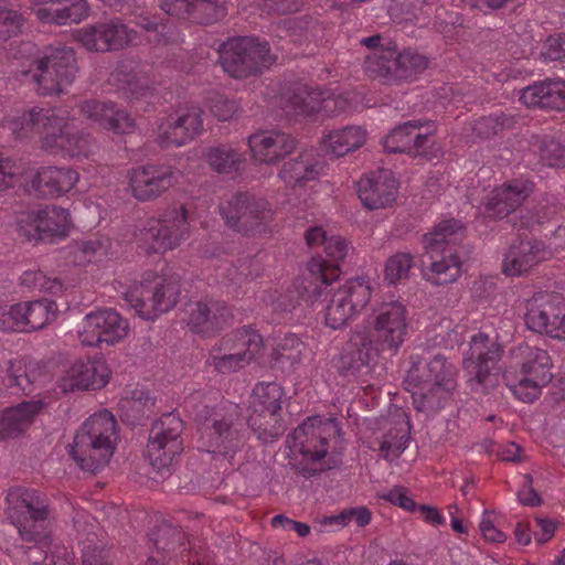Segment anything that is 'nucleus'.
Segmentation results:
<instances>
[{
  "instance_id": "nucleus-46",
  "label": "nucleus",
  "mask_w": 565,
  "mask_h": 565,
  "mask_svg": "<svg viewBox=\"0 0 565 565\" xmlns=\"http://www.w3.org/2000/svg\"><path fill=\"white\" fill-rule=\"evenodd\" d=\"M93 139L89 134L74 131L71 127L66 129L55 150H61L70 158H87L93 150Z\"/></svg>"
},
{
  "instance_id": "nucleus-38",
  "label": "nucleus",
  "mask_w": 565,
  "mask_h": 565,
  "mask_svg": "<svg viewBox=\"0 0 565 565\" xmlns=\"http://www.w3.org/2000/svg\"><path fill=\"white\" fill-rule=\"evenodd\" d=\"M520 375L532 380L533 383L546 386L553 375L551 373V358L547 351L530 345H520L514 352Z\"/></svg>"
},
{
  "instance_id": "nucleus-59",
  "label": "nucleus",
  "mask_w": 565,
  "mask_h": 565,
  "mask_svg": "<svg viewBox=\"0 0 565 565\" xmlns=\"http://www.w3.org/2000/svg\"><path fill=\"white\" fill-rule=\"evenodd\" d=\"M193 0H159L158 7L169 18L190 22Z\"/></svg>"
},
{
  "instance_id": "nucleus-12",
  "label": "nucleus",
  "mask_w": 565,
  "mask_h": 565,
  "mask_svg": "<svg viewBox=\"0 0 565 565\" xmlns=\"http://www.w3.org/2000/svg\"><path fill=\"white\" fill-rule=\"evenodd\" d=\"M183 422L175 413L163 414L150 430L146 457L152 468L163 475L183 450Z\"/></svg>"
},
{
  "instance_id": "nucleus-35",
  "label": "nucleus",
  "mask_w": 565,
  "mask_h": 565,
  "mask_svg": "<svg viewBox=\"0 0 565 565\" xmlns=\"http://www.w3.org/2000/svg\"><path fill=\"white\" fill-rule=\"evenodd\" d=\"M533 183L514 180L495 188L486 202V212L494 218H502L514 212L532 193Z\"/></svg>"
},
{
  "instance_id": "nucleus-11",
  "label": "nucleus",
  "mask_w": 565,
  "mask_h": 565,
  "mask_svg": "<svg viewBox=\"0 0 565 565\" xmlns=\"http://www.w3.org/2000/svg\"><path fill=\"white\" fill-rule=\"evenodd\" d=\"M188 225V210L180 205L168 210L162 217L146 220L137 238L147 253H166L186 238Z\"/></svg>"
},
{
  "instance_id": "nucleus-23",
  "label": "nucleus",
  "mask_w": 565,
  "mask_h": 565,
  "mask_svg": "<svg viewBox=\"0 0 565 565\" xmlns=\"http://www.w3.org/2000/svg\"><path fill=\"white\" fill-rule=\"evenodd\" d=\"M19 227L29 239L65 237L71 227L70 213L66 209L54 205L32 210L22 214Z\"/></svg>"
},
{
  "instance_id": "nucleus-8",
  "label": "nucleus",
  "mask_w": 565,
  "mask_h": 565,
  "mask_svg": "<svg viewBox=\"0 0 565 565\" xmlns=\"http://www.w3.org/2000/svg\"><path fill=\"white\" fill-rule=\"evenodd\" d=\"M179 296L178 281L149 273L142 281L125 292V300L140 318L152 320L172 309Z\"/></svg>"
},
{
  "instance_id": "nucleus-64",
  "label": "nucleus",
  "mask_w": 565,
  "mask_h": 565,
  "mask_svg": "<svg viewBox=\"0 0 565 565\" xmlns=\"http://www.w3.org/2000/svg\"><path fill=\"white\" fill-rule=\"evenodd\" d=\"M18 167L15 162L8 157L0 156V191H4L17 182Z\"/></svg>"
},
{
  "instance_id": "nucleus-57",
  "label": "nucleus",
  "mask_w": 565,
  "mask_h": 565,
  "mask_svg": "<svg viewBox=\"0 0 565 565\" xmlns=\"http://www.w3.org/2000/svg\"><path fill=\"white\" fill-rule=\"evenodd\" d=\"M121 411L132 412L134 419L139 420L145 416L146 411H150L154 401L149 393L142 388H136L130 392V395L122 398L119 403Z\"/></svg>"
},
{
  "instance_id": "nucleus-61",
  "label": "nucleus",
  "mask_w": 565,
  "mask_h": 565,
  "mask_svg": "<svg viewBox=\"0 0 565 565\" xmlns=\"http://www.w3.org/2000/svg\"><path fill=\"white\" fill-rule=\"evenodd\" d=\"M331 522L347 525L354 521L358 526H365L371 521V512L365 507L343 510L339 515L330 518Z\"/></svg>"
},
{
  "instance_id": "nucleus-52",
  "label": "nucleus",
  "mask_w": 565,
  "mask_h": 565,
  "mask_svg": "<svg viewBox=\"0 0 565 565\" xmlns=\"http://www.w3.org/2000/svg\"><path fill=\"white\" fill-rule=\"evenodd\" d=\"M514 124L515 119L513 116L505 115L503 113L492 114L476 120L473 130L478 136L489 138L498 135L504 129L512 128Z\"/></svg>"
},
{
  "instance_id": "nucleus-34",
  "label": "nucleus",
  "mask_w": 565,
  "mask_h": 565,
  "mask_svg": "<svg viewBox=\"0 0 565 565\" xmlns=\"http://www.w3.org/2000/svg\"><path fill=\"white\" fill-rule=\"evenodd\" d=\"M72 168L42 167L26 183V191L38 198H55L71 191L78 181Z\"/></svg>"
},
{
  "instance_id": "nucleus-14",
  "label": "nucleus",
  "mask_w": 565,
  "mask_h": 565,
  "mask_svg": "<svg viewBox=\"0 0 565 565\" xmlns=\"http://www.w3.org/2000/svg\"><path fill=\"white\" fill-rule=\"evenodd\" d=\"M407 309L399 301L380 303L369 317V328L372 332L373 344L379 350L397 352L404 343L408 322Z\"/></svg>"
},
{
  "instance_id": "nucleus-60",
  "label": "nucleus",
  "mask_w": 565,
  "mask_h": 565,
  "mask_svg": "<svg viewBox=\"0 0 565 565\" xmlns=\"http://www.w3.org/2000/svg\"><path fill=\"white\" fill-rule=\"evenodd\" d=\"M509 387L518 399L524 403H532L540 396L541 388L543 386L535 384L532 382V380L520 375L518 382L514 384H509Z\"/></svg>"
},
{
  "instance_id": "nucleus-51",
  "label": "nucleus",
  "mask_w": 565,
  "mask_h": 565,
  "mask_svg": "<svg viewBox=\"0 0 565 565\" xmlns=\"http://www.w3.org/2000/svg\"><path fill=\"white\" fill-rule=\"evenodd\" d=\"M408 435V428L404 425L391 428L380 445L382 457L386 460L398 458L407 448Z\"/></svg>"
},
{
  "instance_id": "nucleus-45",
  "label": "nucleus",
  "mask_w": 565,
  "mask_h": 565,
  "mask_svg": "<svg viewBox=\"0 0 565 565\" xmlns=\"http://www.w3.org/2000/svg\"><path fill=\"white\" fill-rule=\"evenodd\" d=\"M205 159L212 170L221 174L238 172L244 162L242 153L224 146L210 148Z\"/></svg>"
},
{
  "instance_id": "nucleus-10",
  "label": "nucleus",
  "mask_w": 565,
  "mask_h": 565,
  "mask_svg": "<svg viewBox=\"0 0 565 565\" xmlns=\"http://www.w3.org/2000/svg\"><path fill=\"white\" fill-rule=\"evenodd\" d=\"M282 396V387L274 382L259 383L253 390L247 424L265 443L274 441L284 434L280 418Z\"/></svg>"
},
{
  "instance_id": "nucleus-55",
  "label": "nucleus",
  "mask_w": 565,
  "mask_h": 565,
  "mask_svg": "<svg viewBox=\"0 0 565 565\" xmlns=\"http://www.w3.org/2000/svg\"><path fill=\"white\" fill-rule=\"evenodd\" d=\"M110 247L108 238H90L76 244L75 257L79 263H90L107 256Z\"/></svg>"
},
{
  "instance_id": "nucleus-42",
  "label": "nucleus",
  "mask_w": 565,
  "mask_h": 565,
  "mask_svg": "<svg viewBox=\"0 0 565 565\" xmlns=\"http://www.w3.org/2000/svg\"><path fill=\"white\" fill-rule=\"evenodd\" d=\"M431 380L435 384V395L438 396L439 407L457 387L456 369L440 354L427 359Z\"/></svg>"
},
{
  "instance_id": "nucleus-17",
  "label": "nucleus",
  "mask_w": 565,
  "mask_h": 565,
  "mask_svg": "<svg viewBox=\"0 0 565 565\" xmlns=\"http://www.w3.org/2000/svg\"><path fill=\"white\" fill-rule=\"evenodd\" d=\"M380 350L373 344L372 332L366 327L351 330L335 361L339 374L349 380H358L370 371L371 361Z\"/></svg>"
},
{
  "instance_id": "nucleus-29",
  "label": "nucleus",
  "mask_w": 565,
  "mask_h": 565,
  "mask_svg": "<svg viewBox=\"0 0 565 565\" xmlns=\"http://www.w3.org/2000/svg\"><path fill=\"white\" fill-rule=\"evenodd\" d=\"M412 366L403 382L407 392L412 394L415 408L419 412L439 409L438 396L435 395V384L427 363V359L412 355Z\"/></svg>"
},
{
  "instance_id": "nucleus-26",
  "label": "nucleus",
  "mask_w": 565,
  "mask_h": 565,
  "mask_svg": "<svg viewBox=\"0 0 565 565\" xmlns=\"http://www.w3.org/2000/svg\"><path fill=\"white\" fill-rule=\"evenodd\" d=\"M203 111L199 107H188L170 116L160 125L157 141L162 148L181 147L203 130Z\"/></svg>"
},
{
  "instance_id": "nucleus-50",
  "label": "nucleus",
  "mask_w": 565,
  "mask_h": 565,
  "mask_svg": "<svg viewBox=\"0 0 565 565\" xmlns=\"http://www.w3.org/2000/svg\"><path fill=\"white\" fill-rule=\"evenodd\" d=\"M237 352L245 354L246 363L255 359L263 349V337L250 327H243L232 332Z\"/></svg>"
},
{
  "instance_id": "nucleus-28",
  "label": "nucleus",
  "mask_w": 565,
  "mask_h": 565,
  "mask_svg": "<svg viewBox=\"0 0 565 565\" xmlns=\"http://www.w3.org/2000/svg\"><path fill=\"white\" fill-rule=\"evenodd\" d=\"M71 125L66 111L33 108L22 116V127L41 136L42 148L55 150Z\"/></svg>"
},
{
  "instance_id": "nucleus-19",
  "label": "nucleus",
  "mask_w": 565,
  "mask_h": 565,
  "mask_svg": "<svg viewBox=\"0 0 565 565\" xmlns=\"http://www.w3.org/2000/svg\"><path fill=\"white\" fill-rule=\"evenodd\" d=\"M424 127L420 120L406 121L384 137L383 147L390 153H408L415 158L433 160L439 157L440 150L436 146L431 130L422 132Z\"/></svg>"
},
{
  "instance_id": "nucleus-63",
  "label": "nucleus",
  "mask_w": 565,
  "mask_h": 565,
  "mask_svg": "<svg viewBox=\"0 0 565 565\" xmlns=\"http://www.w3.org/2000/svg\"><path fill=\"white\" fill-rule=\"evenodd\" d=\"M543 55L551 61H565V33L548 36Z\"/></svg>"
},
{
  "instance_id": "nucleus-32",
  "label": "nucleus",
  "mask_w": 565,
  "mask_h": 565,
  "mask_svg": "<svg viewBox=\"0 0 565 565\" xmlns=\"http://www.w3.org/2000/svg\"><path fill=\"white\" fill-rule=\"evenodd\" d=\"M109 371L103 361H76L58 381L63 393L98 390L108 383Z\"/></svg>"
},
{
  "instance_id": "nucleus-37",
  "label": "nucleus",
  "mask_w": 565,
  "mask_h": 565,
  "mask_svg": "<svg viewBox=\"0 0 565 565\" xmlns=\"http://www.w3.org/2000/svg\"><path fill=\"white\" fill-rule=\"evenodd\" d=\"M520 99L529 108L565 110V82H536L522 90Z\"/></svg>"
},
{
  "instance_id": "nucleus-13",
  "label": "nucleus",
  "mask_w": 565,
  "mask_h": 565,
  "mask_svg": "<svg viewBox=\"0 0 565 565\" xmlns=\"http://www.w3.org/2000/svg\"><path fill=\"white\" fill-rule=\"evenodd\" d=\"M324 252L330 260L312 258L308 263V273L302 281V292L312 302L327 294V288L339 278V262L347 257L349 244L341 236H330L324 242Z\"/></svg>"
},
{
  "instance_id": "nucleus-47",
  "label": "nucleus",
  "mask_w": 565,
  "mask_h": 565,
  "mask_svg": "<svg viewBox=\"0 0 565 565\" xmlns=\"http://www.w3.org/2000/svg\"><path fill=\"white\" fill-rule=\"evenodd\" d=\"M308 352L307 344L295 334L285 335L277 344L275 359L281 364L295 367L299 365Z\"/></svg>"
},
{
  "instance_id": "nucleus-31",
  "label": "nucleus",
  "mask_w": 565,
  "mask_h": 565,
  "mask_svg": "<svg viewBox=\"0 0 565 565\" xmlns=\"http://www.w3.org/2000/svg\"><path fill=\"white\" fill-rule=\"evenodd\" d=\"M232 319V312L224 301H199L190 307L188 324L193 332L211 337L230 326Z\"/></svg>"
},
{
  "instance_id": "nucleus-15",
  "label": "nucleus",
  "mask_w": 565,
  "mask_h": 565,
  "mask_svg": "<svg viewBox=\"0 0 565 565\" xmlns=\"http://www.w3.org/2000/svg\"><path fill=\"white\" fill-rule=\"evenodd\" d=\"M136 35L137 32L119 18L87 24L74 34L85 50L96 53L121 51L134 42Z\"/></svg>"
},
{
  "instance_id": "nucleus-7",
  "label": "nucleus",
  "mask_w": 565,
  "mask_h": 565,
  "mask_svg": "<svg viewBox=\"0 0 565 565\" xmlns=\"http://www.w3.org/2000/svg\"><path fill=\"white\" fill-rule=\"evenodd\" d=\"M77 73L74 50L70 47L49 49L38 56L24 76L36 83L39 94L43 96L60 94L73 83Z\"/></svg>"
},
{
  "instance_id": "nucleus-43",
  "label": "nucleus",
  "mask_w": 565,
  "mask_h": 565,
  "mask_svg": "<svg viewBox=\"0 0 565 565\" xmlns=\"http://www.w3.org/2000/svg\"><path fill=\"white\" fill-rule=\"evenodd\" d=\"M317 175V160L312 151L300 152L298 157L285 162L279 172V177L290 185L315 180Z\"/></svg>"
},
{
  "instance_id": "nucleus-18",
  "label": "nucleus",
  "mask_w": 565,
  "mask_h": 565,
  "mask_svg": "<svg viewBox=\"0 0 565 565\" xmlns=\"http://www.w3.org/2000/svg\"><path fill=\"white\" fill-rule=\"evenodd\" d=\"M338 431L334 420L315 416L295 428L287 444L291 451L299 452L305 460L315 462L326 457L329 439Z\"/></svg>"
},
{
  "instance_id": "nucleus-39",
  "label": "nucleus",
  "mask_w": 565,
  "mask_h": 565,
  "mask_svg": "<svg viewBox=\"0 0 565 565\" xmlns=\"http://www.w3.org/2000/svg\"><path fill=\"white\" fill-rule=\"evenodd\" d=\"M42 405L40 401H29L3 411L0 414V438L22 435L31 426Z\"/></svg>"
},
{
  "instance_id": "nucleus-9",
  "label": "nucleus",
  "mask_w": 565,
  "mask_h": 565,
  "mask_svg": "<svg viewBox=\"0 0 565 565\" xmlns=\"http://www.w3.org/2000/svg\"><path fill=\"white\" fill-rule=\"evenodd\" d=\"M225 224L243 235H255L266 231L274 218L270 203L247 192H238L220 204Z\"/></svg>"
},
{
  "instance_id": "nucleus-62",
  "label": "nucleus",
  "mask_w": 565,
  "mask_h": 565,
  "mask_svg": "<svg viewBox=\"0 0 565 565\" xmlns=\"http://www.w3.org/2000/svg\"><path fill=\"white\" fill-rule=\"evenodd\" d=\"M33 546H22L26 565H40L46 562L47 550L51 546V531L44 543L32 542Z\"/></svg>"
},
{
  "instance_id": "nucleus-2",
  "label": "nucleus",
  "mask_w": 565,
  "mask_h": 565,
  "mask_svg": "<svg viewBox=\"0 0 565 565\" xmlns=\"http://www.w3.org/2000/svg\"><path fill=\"white\" fill-rule=\"evenodd\" d=\"M463 232L461 222L450 218L441 221L433 232L423 236L425 256L429 259V271L426 275L431 284H451L460 276L459 243Z\"/></svg>"
},
{
  "instance_id": "nucleus-41",
  "label": "nucleus",
  "mask_w": 565,
  "mask_h": 565,
  "mask_svg": "<svg viewBox=\"0 0 565 565\" xmlns=\"http://www.w3.org/2000/svg\"><path fill=\"white\" fill-rule=\"evenodd\" d=\"M281 106L287 114L305 116L319 111L321 107L318 94L303 84L288 87L281 95Z\"/></svg>"
},
{
  "instance_id": "nucleus-27",
  "label": "nucleus",
  "mask_w": 565,
  "mask_h": 565,
  "mask_svg": "<svg viewBox=\"0 0 565 565\" xmlns=\"http://www.w3.org/2000/svg\"><path fill=\"white\" fill-rule=\"evenodd\" d=\"M359 199L367 210L390 206L397 195V181L391 170L379 169L361 178L356 183Z\"/></svg>"
},
{
  "instance_id": "nucleus-56",
  "label": "nucleus",
  "mask_w": 565,
  "mask_h": 565,
  "mask_svg": "<svg viewBox=\"0 0 565 565\" xmlns=\"http://www.w3.org/2000/svg\"><path fill=\"white\" fill-rule=\"evenodd\" d=\"M206 362L221 374H231L248 365L244 358L238 356L237 354H227L223 351L217 353V349L215 348L211 349Z\"/></svg>"
},
{
  "instance_id": "nucleus-20",
  "label": "nucleus",
  "mask_w": 565,
  "mask_h": 565,
  "mask_svg": "<svg viewBox=\"0 0 565 565\" xmlns=\"http://www.w3.org/2000/svg\"><path fill=\"white\" fill-rule=\"evenodd\" d=\"M371 299V287L363 279H351L333 292L324 312L326 326L342 329Z\"/></svg>"
},
{
  "instance_id": "nucleus-4",
  "label": "nucleus",
  "mask_w": 565,
  "mask_h": 565,
  "mask_svg": "<svg viewBox=\"0 0 565 565\" xmlns=\"http://www.w3.org/2000/svg\"><path fill=\"white\" fill-rule=\"evenodd\" d=\"M428 67V58L415 51L397 52L396 47H384L370 54L363 63L365 75L384 84L412 82Z\"/></svg>"
},
{
  "instance_id": "nucleus-16",
  "label": "nucleus",
  "mask_w": 565,
  "mask_h": 565,
  "mask_svg": "<svg viewBox=\"0 0 565 565\" xmlns=\"http://www.w3.org/2000/svg\"><path fill=\"white\" fill-rule=\"evenodd\" d=\"M525 324L553 339L565 338V298L559 294H537L527 302Z\"/></svg>"
},
{
  "instance_id": "nucleus-58",
  "label": "nucleus",
  "mask_w": 565,
  "mask_h": 565,
  "mask_svg": "<svg viewBox=\"0 0 565 565\" xmlns=\"http://www.w3.org/2000/svg\"><path fill=\"white\" fill-rule=\"evenodd\" d=\"M24 19L15 10L0 7V40H8L20 33Z\"/></svg>"
},
{
  "instance_id": "nucleus-44",
  "label": "nucleus",
  "mask_w": 565,
  "mask_h": 565,
  "mask_svg": "<svg viewBox=\"0 0 565 565\" xmlns=\"http://www.w3.org/2000/svg\"><path fill=\"white\" fill-rule=\"evenodd\" d=\"M531 150L540 157L546 167H565V145L551 136H534Z\"/></svg>"
},
{
  "instance_id": "nucleus-40",
  "label": "nucleus",
  "mask_w": 565,
  "mask_h": 565,
  "mask_svg": "<svg viewBox=\"0 0 565 565\" xmlns=\"http://www.w3.org/2000/svg\"><path fill=\"white\" fill-rule=\"evenodd\" d=\"M366 130L361 126H348L328 131L322 138L327 152L343 157L361 148L366 140Z\"/></svg>"
},
{
  "instance_id": "nucleus-1",
  "label": "nucleus",
  "mask_w": 565,
  "mask_h": 565,
  "mask_svg": "<svg viewBox=\"0 0 565 565\" xmlns=\"http://www.w3.org/2000/svg\"><path fill=\"white\" fill-rule=\"evenodd\" d=\"M117 420L107 409L89 416L74 436L70 455L81 469L95 472L114 455Z\"/></svg>"
},
{
  "instance_id": "nucleus-5",
  "label": "nucleus",
  "mask_w": 565,
  "mask_h": 565,
  "mask_svg": "<svg viewBox=\"0 0 565 565\" xmlns=\"http://www.w3.org/2000/svg\"><path fill=\"white\" fill-rule=\"evenodd\" d=\"M218 62L233 78L257 75L275 62L267 42L252 36L227 39L218 49Z\"/></svg>"
},
{
  "instance_id": "nucleus-3",
  "label": "nucleus",
  "mask_w": 565,
  "mask_h": 565,
  "mask_svg": "<svg viewBox=\"0 0 565 565\" xmlns=\"http://www.w3.org/2000/svg\"><path fill=\"white\" fill-rule=\"evenodd\" d=\"M6 501V516L18 530L20 539L44 543L50 531L46 526L51 513L47 497L35 489L13 487L8 490Z\"/></svg>"
},
{
  "instance_id": "nucleus-30",
  "label": "nucleus",
  "mask_w": 565,
  "mask_h": 565,
  "mask_svg": "<svg viewBox=\"0 0 565 565\" xmlns=\"http://www.w3.org/2000/svg\"><path fill=\"white\" fill-rule=\"evenodd\" d=\"M79 111L93 124L115 134H129L135 128L130 114L110 100H84L79 105Z\"/></svg>"
},
{
  "instance_id": "nucleus-49",
  "label": "nucleus",
  "mask_w": 565,
  "mask_h": 565,
  "mask_svg": "<svg viewBox=\"0 0 565 565\" xmlns=\"http://www.w3.org/2000/svg\"><path fill=\"white\" fill-rule=\"evenodd\" d=\"M56 305L54 301L36 300L26 302V332L44 328L55 318Z\"/></svg>"
},
{
  "instance_id": "nucleus-22",
  "label": "nucleus",
  "mask_w": 565,
  "mask_h": 565,
  "mask_svg": "<svg viewBox=\"0 0 565 565\" xmlns=\"http://www.w3.org/2000/svg\"><path fill=\"white\" fill-rule=\"evenodd\" d=\"M128 330L127 320L117 311L105 309L85 316L78 338L87 347H98L104 342L115 344L127 335Z\"/></svg>"
},
{
  "instance_id": "nucleus-36",
  "label": "nucleus",
  "mask_w": 565,
  "mask_h": 565,
  "mask_svg": "<svg viewBox=\"0 0 565 565\" xmlns=\"http://www.w3.org/2000/svg\"><path fill=\"white\" fill-rule=\"evenodd\" d=\"M89 6L86 0H44L34 9V15L42 23L65 25L79 23L88 17Z\"/></svg>"
},
{
  "instance_id": "nucleus-21",
  "label": "nucleus",
  "mask_w": 565,
  "mask_h": 565,
  "mask_svg": "<svg viewBox=\"0 0 565 565\" xmlns=\"http://www.w3.org/2000/svg\"><path fill=\"white\" fill-rule=\"evenodd\" d=\"M179 172L171 166L147 163L128 173V191L138 202H152L178 183Z\"/></svg>"
},
{
  "instance_id": "nucleus-24",
  "label": "nucleus",
  "mask_w": 565,
  "mask_h": 565,
  "mask_svg": "<svg viewBox=\"0 0 565 565\" xmlns=\"http://www.w3.org/2000/svg\"><path fill=\"white\" fill-rule=\"evenodd\" d=\"M503 353L498 337L491 338L484 332L475 334L470 342L469 355L463 361V366L470 375V381L483 386L489 382L490 371L499 362Z\"/></svg>"
},
{
  "instance_id": "nucleus-53",
  "label": "nucleus",
  "mask_w": 565,
  "mask_h": 565,
  "mask_svg": "<svg viewBox=\"0 0 565 565\" xmlns=\"http://www.w3.org/2000/svg\"><path fill=\"white\" fill-rule=\"evenodd\" d=\"M150 540L158 551L172 552L183 544V534L178 527L162 523L152 531Z\"/></svg>"
},
{
  "instance_id": "nucleus-54",
  "label": "nucleus",
  "mask_w": 565,
  "mask_h": 565,
  "mask_svg": "<svg viewBox=\"0 0 565 565\" xmlns=\"http://www.w3.org/2000/svg\"><path fill=\"white\" fill-rule=\"evenodd\" d=\"M414 265V257L409 253H396L385 264L384 278L394 285L399 280L408 278L411 268Z\"/></svg>"
},
{
  "instance_id": "nucleus-6",
  "label": "nucleus",
  "mask_w": 565,
  "mask_h": 565,
  "mask_svg": "<svg viewBox=\"0 0 565 565\" xmlns=\"http://www.w3.org/2000/svg\"><path fill=\"white\" fill-rule=\"evenodd\" d=\"M195 420L207 451L228 456L239 448L243 422L236 411L221 412L203 405L196 409Z\"/></svg>"
},
{
  "instance_id": "nucleus-25",
  "label": "nucleus",
  "mask_w": 565,
  "mask_h": 565,
  "mask_svg": "<svg viewBox=\"0 0 565 565\" xmlns=\"http://www.w3.org/2000/svg\"><path fill=\"white\" fill-rule=\"evenodd\" d=\"M551 256V250L540 239H514L504 254L502 273L511 277L526 275Z\"/></svg>"
},
{
  "instance_id": "nucleus-33",
  "label": "nucleus",
  "mask_w": 565,
  "mask_h": 565,
  "mask_svg": "<svg viewBox=\"0 0 565 565\" xmlns=\"http://www.w3.org/2000/svg\"><path fill=\"white\" fill-rule=\"evenodd\" d=\"M248 146L255 161L276 164L296 149L297 140L289 134L269 130L249 136Z\"/></svg>"
},
{
  "instance_id": "nucleus-48",
  "label": "nucleus",
  "mask_w": 565,
  "mask_h": 565,
  "mask_svg": "<svg viewBox=\"0 0 565 565\" xmlns=\"http://www.w3.org/2000/svg\"><path fill=\"white\" fill-rule=\"evenodd\" d=\"M226 8L214 0H193L190 22L211 25L226 15Z\"/></svg>"
}]
</instances>
